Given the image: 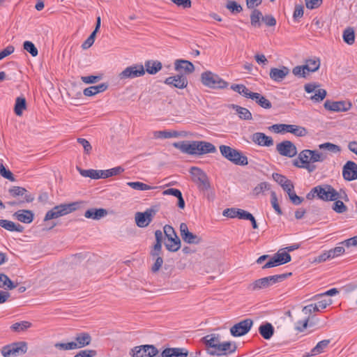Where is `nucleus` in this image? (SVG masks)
<instances>
[{
  "label": "nucleus",
  "mask_w": 357,
  "mask_h": 357,
  "mask_svg": "<svg viewBox=\"0 0 357 357\" xmlns=\"http://www.w3.org/2000/svg\"><path fill=\"white\" fill-rule=\"evenodd\" d=\"M173 146L182 153L189 155H201L216 151V148L213 144L205 141H183L174 142Z\"/></svg>",
  "instance_id": "nucleus-1"
},
{
  "label": "nucleus",
  "mask_w": 357,
  "mask_h": 357,
  "mask_svg": "<svg viewBox=\"0 0 357 357\" xmlns=\"http://www.w3.org/2000/svg\"><path fill=\"white\" fill-rule=\"evenodd\" d=\"M219 149L222 155L232 163L241 166L248 164V158L241 151L227 145H221Z\"/></svg>",
  "instance_id": "nucleus-2"
},
{
  "label": "nucleus",
  "mask_w": 357,
  "mask_h": 357,
  "mask_svg": "<svg viewBox=\"0 0 357 357\" xmlns=\"http://www.w3.org/2000/svg\"><path fill=\"white\" fill-rule=\"evenodd\" d=\"M291 275L289 273H284L280 275H275L268 277H265L254 281L248 286V289L250 291H257L262 289L267 288L276 283L282 282L283 280L287 278L288 275Z\"/></svg>",
  "instance_id": "nucleus-3"
},
{
  "label": "nucleus",
  "mask_w": 357,
  "mask_h": 357,
  "mask_svg": "<svg viewBox=\"0 0 357 357\" xmlns=\"http://www.w3.org/2000/svg\"><path fill=\"white\" fill-rule=\"evenodd\" d=\"M201 82L205 86L213 89H223L229 85L218 75L211 71L202 73L201 75Z\"/></svg>",
  "instance_id": "nucleus-4"
},
{
  "label": "nucleus",
  "mask_w": 357,
  "mask_h": 357,
  "mask_svg": "<svg viewBox=\"0 0 357 357\" xmlns=\"http://www.w3.org/2000/svg\"><path fill=\"white\" fill-rule=\"evenodd\" d=\"M77 203L73 202L70 204H64L55 206L51 210L48 211L44 218V221L56 219L59 217L69 214L75 211L77 208Z\"/></svg>",
  "instance_id": "nucleus-5"
},
{
  "label": "nucleus",
  "mask_w": 357,
  "mask_h": 357,
  "mask_svg": "<svg viewBox=\"0 0 357 357\" xmlns=\"http://www.w3.org/2000/svg\"><path fill=\"white\" fill-rule=\"evenodd\" d=\"M77 203L73 202L70 204H64L55 206L51 210L48 211L44 218V221L56 219L59 217L69 214L75 211L77 208Z\"/></svg>",
  "instance_id": "nucleus-6"
},
{
  "label": "nucleus",
  "mask_w": 357,
  "mask_h": 357,
  "mask_svg": "<svg viewBox=\"0 0 357 357\" xmlns=\"http://www.w3.org/2000/svg\"><path fill=\"white\" fill-rule=\"evenodd\" d=\"M268 129L275 133L290 132L296 137H304L307 135V130L304 127L296 125L278 123L270 126Z\"/></svg>",
  "instance_id": "nucleus-7"
},
{
  "label": "nucleus",
  "mask_w": 357,
  "mask_h": 357,
  "mask_svg": "<svg viewBox=\"0 0 357 357\" xmlns=\"http://www.w3.org/2000/svg\"><path fill=\"white\" fill-rule=\"evenodd\" d=\"M27 351L25 342H17L2 348L1 354L3 357H17L24 354Z\"/></svg>",
  "instance_id": "nucleus-8"
},
{
  "label": "nucleus",
  "mask_w": 357,
  "mask_h": 357,
  "mask_svg": "<svg viewBox=\"0 0 357 357\" xmlns=\"http://www.w3.org/2000/svg\"><path fill=\"white\" fill-rule=\"evenodd\" d=\"M190 172L193 176L194 181L198 183V187L200 190H208L211 188L206 174L201 169L192 167Z\"/></svg>",
  "instance_id": "nucleus-9"
},
{
  "label": "nucleus",
  "mask_w": 357,
  "mask_h": 357,
  "mask_svg": "<svg viewBox=\"0 0 357 357\" xmlns=\"http://www.w3.org/2000/svg\"><path fill=\"white\" fill-rule=\"evenodd\" d=\"M314 191L318 192V198L324 201H333L337 197V191L330 185H317Z\"/></svg>",
  "instance_id": "nucleus-10"
},
{
  "label": "nucleus",
  "mask_w": 357,
  "mask_h": 357,
  "mask_svg": "<svg viewBox=\"0 0 357 357\" xmlns=\"http://www.w3.org/2000/svg\"><path fill=\"white\" fill-rule=\"evenodd\" d=\"M133 357H155L159 356L157 348L151 344L140 345L132 349Z\"/></svg>",
  "instance_id": "nucleus-11"
},
{
  "label": "nucleus",
  "mask_w": 357,
  "mask_h": 357,
  "mask_svg": "<svg viewBox=\"0 0 357 357\" xmlns=\"http://www.w3.org/2000/svg\"><path fill=\"white\" fill-rule=\"evenodd\" d=\"M252 324L253 321L250 319L242 320L230 328V333L234 337L245 335L250 331Z\"/></svg>",
  "instance_id": "nucleus-12"
},
{
  "label": "nucleus",
  "mask_w": 357,
  "mask_h": 357,
  "mask_svg": "<svg viewBox=\"0 0 357 357\" xmlns=\"http://www.w3.org/2000/svg\"><path fill=\"white\" fill-rule=\"evenodd\" d=\"M145 69L143 65H134L125 68L119 75L120 79H133L143 76Z\"/></svg>",
  "instance_id": "nucleus-13"
},
{
  "label": "nucleus",
  "mask_w": 357,
  "mask_h": 357,
  "mask_svg": "<svg viewBox=\"0 0 357 357\" xmlns=\"http://www.w3.org/2000/svg\"><path fill=\"white\" fill-rule=\"evenodd\" d=\"M320 84L317 83H309L304 86L305 91L308 93L314 92V94L310 97V99L315 102L322 101L326 96L327 92L324 89H319Z\"/></svg>",
  "instance_id": "nucleus-14"
},
{
  "label": "nucleus",
  "mask_w": 357,
  "mask_h": 357,
  "mask_svg": "<svg viewBox=\"0 0 357 357\" xmlns=\"http://www.w3.org/2000/svg\"><path fill=\"white\" fill-rule=\"evenodd\" d=\"M156 213V210L154 208H148L144 212H137L135 214V222L139 227H146L152 221L153 218Z\"/></svg>",
  "instance_id": "nucleus-15"
},
{
  "label": "nucleus",
  "mask_w": 357,
  "mask_h": 357,
  "mask_svg": "<svg viewBox=\"0 0 357 357\" xmlns=\"http://www.w3.org/2000/svg\"><path fill=\"white\" fill-rule=\"evenodd\" d=\"M277 151L282 156L293 158L297 155V149L294 144L289 140L283 141L276 145Z\"/></svg>",
  "instance_id": "nucleus-16"
},
{
  "label": "nucleus",
  "mask_w": 357,
  "mask_h": 357,
  "mask_svg": "<svg viewBox=\"0 0 357 357\" xmlns=\"http://www.w3.org/2000/svg\"><path fill=\"white\" fill-rule=\"evenodd\" d=\"M237 346L234 342H224L220 343L216 350H208V354L212 356L228 355L236 351Z\"/></svg>",
  "instance_id": "nucleus-17"
},
{
  "label": "nucleus",
  "mask_w": 357,
  "mask_h": 357,
  "mask_svg": "<svg viewBox=\"0 0 357 357\" xmlns=\"http://www.w3.org/2000/svg\"><path fill=\"white\" fill-rule=\"evenodd\" d=\"M324 107L326 109L340 112H347L351 107V103L350 102L346 101H331L327 100L324 102Z\"/></svg>",
  "instance_id": "nucleus-18"
},
{
  "label": "nucleus",
  "mask_w": 357,
  "mask_h": 357,
  "mask_svg": "<svg viewBox=\"0 0 357 357\" xmlns=\"http://www.w3.org/2000/svg\"><path fill=\"white\" fill-rule=\"evenodd\" d=\"M180 233L183 241L188 244H199L202 241L201 237L189 231L187 225L184 222L180 225Z\"/></svg>",
  "instance_id": "nucleus-19"
},
{
  "label": "nucleus",
  "mask_w": 357,
  "mask_h": 357,
  "mask_svg": "<svg viewBox=\"0 0 357 357\" xmlns=\"http://www.w3.org/2000/svg\"><path fill=\"white\" fill-rule=\"evenodd\" d=\"M342 175L349 181L357 179V165L353 161L347 162L343 167Z\"/></svg>",
  "instance_id": "nucleus-20"
},
{
  "label": "nucleus",
  "mask_w": 357,
  "mask_h": 357,
  "mask_svg": "<svg viewBox=\"0 0 357 357\" xmlns=\"http://www.w3.org/2000/svg\"><path fill=\"white\" fill-rule=\"evenodd\" d=\"M187 77L183 75H176L165 79V84L178 89H184L188 86Z\"/></svg>",
  "instance_id": "nucleus-21"
},
{
  "label": "nucleus",
  "mask_w": 357,
  "mask_h": 357,
  "mask_svg": "<svg viewBox=\"0 0 357 357\" xmlns=\"http://www.w3.org/2000/svg\"><path fill=\"white\" fill-rule=\"evenodd\" d=\"M290 73L288 67L282 66L281 68H272L270 70V78L276 82H282Z\"/></svg>",
  "instance_id": "nucleus-22"
},
{
  "label": "nucleus",
  "mask_w": 357,
  "mask_h": 357,
  "mask_svg": "<svg viewBox=\"0 0 357 357\" xmlns=\"http://www.w3.org/2000/svg\"><path fill=\"white\" fill-rule=\"evenodd\" d=\"M252 141L261 146H271L273 145L274 142L271 137L266 135L263 132H255L251 136Z\"/></svg>",
  "instance_id": "nucleus-23"
},
{
  "label": "nucleus",
  "mask_w": 357,
  "mask_h": 357,
  "mask_svg": "<svg viewBox=\"0 0 357 357\" xmlns=\"http://www.w3.org/2000/svg\"><path fill=\"white\" fill-rule=\"evenodd\" d=\"M188 351L185 348H167L155 357H188Z\"/></svg>",
  "instance_id": "nucleus-24"
},
{
  "label": "nucleus",
  "mask_w": 357,
  "mask_h": 357,
  "mask_svg": "<svg viewBox=\"0 0 357 357\" xmlns=\"http://www.w3.org/2000/svg\"><path fill=\"white\" fill-rule=\"evenodd\" d=\"M9 193L14 197L18 196H24V199L21 202L30 203L34 200V197L30 193H27V190L22 187L14 186L9 189Z\"/></svg>",
  "instance_id": "nucleus-25"
},
{
  "label": "nucleus",
  "mask_w": 357,
  "mask_h": 357,
  "mask_svg": "<svg viewBox=\"0 0 357 357\" xmlns=\"http://www.w3.org/2000/svg\"><path fill=\"white\" fill-rule=\"evenodd\" d=\"M91 340L92 338L89 333L82 332L76 335L75 341H73V343L76 344L75 349H77L89 345Z\"/></svg>",
  "instance_id": "nucleus-26"
},
{
  "label": "nucleus",
  "mask_w": 357,
  "mask_h": 357,
  "mask_svg": "<svg viewBox=\"0 0 357 357\" xmlns=\"http://www.w3.org/2000/svg\"><path fill=\"white\" fill-rule=\"evenodd\" d=\"M13 215L17 220L26 224L32 222L34 218L33 213L30 210H19Z\"/></svg>",
  "instance_id": "nucleus-27"
},
{
  "label": "nucleus",
  "mask_w": 357,
  "mask_h": 357,
  "mask_svg": "<svg viewBox=\"0 0 357 357\" xmlns=\"http://www.w3.org/2000/svg\"><path fill=\"white\" fill-rule=\"evenodd\" d=\"M202 340L206 345L211 348L210 350H216L220 343V335L218 334L207 335Z\"/></svg>",
  "instance_id": "nucleus-28"
},
{
  "label": "nucleus",
  "mask_w": 357,
  "mask_h": 357,
  "mask_svg": "<svg viewBox=\"0 0 357 357\" xmlns=\"http://www.w3.org/2000/svg\"><path fill=\"white\" fill-rule=\"evenodd\" d=\"M175 69L176 70H183L186 74H190L194 72L195 66L189 61L176 60L175 61Z\"/></svg>",
  "instance_id": "nucleus-29"
},
{
  "label": "nucleus",
  "mask_w": 357,
  "mask_h": 357,
  "mask_svg": "<svg viewBox=\"0 0 357 357\" xmlns=\"http://www.w3.org/2000/svg\"><path fill=\"white\" fill-rule=\"evenodd\" d=\"M0 227L10 231L22 232L24 227L8 220H0Z\"/></svg>",
  "instance_id": "nucleus-30"
},
{
  "label": "nucleus",
  "mask_w": 357,
  "mask_h": 357,
  "mask_svg": "<svg viewBox=\"0 0 357 357\" xmlns=\"http://www.w3.org/2000/svg\"><path fill=\"white\" fill-rule=\"evenodd\" d=\"M144 67L149 74L155 75L162 69V63L158 61L148 60L145 61Z\"/></svg>",
  "instance_id": "nucleus-31"
},
{
  "label": "nucleus",
  "mask_w": 357,
  "mask_h": 357,
  "mask_svg": "<svg viewBox=\"0 0 357 357\" xmlns=\"http://www.w3.org/2000/svg\"><path fill=\"white\" fill-rule=\"evenodd\" d=\"M250 98L255 100L262 108L270 109L272 107L271 102L259 93L252 92Z\"/></svg>",
  "instance_id": "nucleus-32"
},
{
  "label": "nucleus",
  "mask_w": 357,
  "mask_h": 357,
  "mask_svg": "<svg viewBox=\"0 0 357 357\" xmlns=\"http://www.w3.org/2000/svg\"><path fill=\"white\" fill-rule=\"evenodd\" d=\"M310 149H305L301 151L298 155V158L293 160V165L295 166V163L297 162L298 165H305L307 163H312Z\"/></svg>",
  "instance_id": "nucleus-33"
},
{
  "label": "nucleus",
  "mask_w": 357,
  "mask_h": 357,
  "mask_svg": "<svg viewBox=\"0 0 357 357\" xmlns=\"http://www.w3.org/2000/svg\"><path fill=\"white\" fill-rule=\"evenodd\" d=\"M107 213V211L104 208H90L85 212L84 216L86 218L99 220L106 215Z\"/></svg>",
  "instance_id": "nucleus-34"
},
{
  "label": "nucleus",
  "mask_w": 357,
  "mask_h": 357,
  "mask_svg": "<svg viewBox=\"0 0 357 357\" xmlns=\"http://www.w3.org/2000/svg\"><path fill=\"white\" fill-rule=\"evenodd\" d=\"M259 333L266 340H269L273 335L274 328L270 323L261 324L259 328Z\"/></svg>",
  "instance_id": "nucleus-35"
},
{
  "label": "nucleus",
  "mask_w": 357,
  "mask_h": 357,
  "mask_svg": "<svg viewBox=\"0 0 357 357\" xmlns=\"http://www.w3.org/2000/svg\"><path fill=\"white\" fill-rule=\"evenodd\" d=\"M166 248L170 252H176L181 247V240L176 235L175 237L167 238L165 243Z\"/></svg>",
  "instance_id": "nucleus-36"
},
{
  "label": "nucleus",
  "mask_w": 357,
  "mask_h": 357,
  "mask_svg": "<svg viewBox=\"0 0 357 357\" xmlns=\"http://www.w3.org/2000/svg\"><path fill=\"white\" fill-rule=\"evenodd\" d=\"M231 107L236 111L238 117L243 120H251L252 119V114L251 112L245 107L236 105H231Z\"/></svg>",
  "instance_id": "nucleus-37"
},
{
  "label": "nucleus",
  "mask_w": 357,
  "mask_h": 357,
  "mask_svg": "<svg viewBox=\"0 0 357 357\" xmlns=\"http://www.w3.org/2000/svg\"><path fill=\"white\" fill-rule=\"evenodd\" d=\"M320 59L317 58L306 60L304 66L307 67L306 70L309 73L317 71L320 67Z\"/></svg>",
  "instance_id": "nucleus-38"
},
{
  "label": "nucleus",
  "mask_w": 357,
  "mask_h": 357,
  "mask_svg": "<svg viewBox=\"0 0 357 357\" xmlns=\"http://www.w3.org/2000/svg\"><path fill=\"white\" fill-rule=\"evenodd\" d=\"M79 174L84 177H89L93 179L101 178L100 170L95 169H82L77 167Z\"/></svg>",
  "instance_id": "nucleus-39"
},
{
  "label": "nucleus",
  "mask_w": 357,
  "mask_h": 357,
  "mask_svg": "<svg viewBox=\"0 0 357 357\" xmlns=\"http://www.w3.org/2000/svg\"><path fill=\"white\" fill-rule=\"evenodd\" d=\"M127 185L128 186H130V188H132V189H134V190H140V191H144V190H153V189H156V188H159L158 186L149 185H147L146 183H142V182H139V181L128 182Z\"/></svg>",
  "instance_id": "nucleus-40"
},
{
  "label": "nucleus",
  "mask_w": 357,
  "mask_h": 357,
  "mask_svg": "<svg viewBox=\"0 0 357 357\" xmlns=\"http://www.w3.org/2000/svg\"><path fill=\"white\" fill-rule=\"evenodd\" d=\"M124 171L121 167H116L107 170H100L101 178H106L112 176L120 174Z\"/></svg>",
  "instance_id": "nucleus-41"
},
{
  "label": "nucleus",
  "mask_w": 357,
  "mask_h": 357,
  "mask_svg": "<svg viewBox=\"0 0 357 357\" xmlns=\"http://www.w3.org/2000/svg\"><path fill=\"white\" fill-rule=\"evenodd\" d=\"M26 99L24 97H17L15 100L14 111L16 115L21 116L24 109H26Z\"/></svg>",
  "instance_id": "nucleus-42"
},
{
  "label": "nucleus",
  "mask_w": 357,
  "mask_h": 357,
  "mask_svg": "<svg viewBox=\"0 0 357 357\" xmlns=\"http://www.w3.org/2000/svg\"><path fill=\"white\" fill-rule=\"evenodd\" d=\"M261 19V12L257 9H254L250 15L251 25L255 27H259L261 26L260 20Z\"/></svg>",
  "instance_id": "nucleus-43"
},
{
  "label": "nucleus",
  "mask_w": 357,
  "mask_h": 357,
  "mask_svg": "<svg viewBox=\"0 0 357 357\" xmlns=\"http://www.w3.org/2000/svg\"><path fill=\"white\" fill-rule=\"evenodd\" d=\"M231 89L238 93L239 94L242 95L243 96L250 98V97L252 95L251 91H249V89L243 84H232L231 86Z\"/></svg>",
  "instance_id": "nucleus-44"
},
{
  "label": "nucleus",
  "mask_w": 357,
  "mask_h": 357,
  "mask_svg": "<svg viewBox=\"0 0 357 357\" xmlns=\"http://www.w3.org/2000/svg\"><path fill=\"white\" fill-rule=\"evenodd\" d=\"M330 342V340H324L319 342L317 345L312 348V354L319 355L321 353H324L326 348L328 347Z\"/></svg>",
  "instance_id": "nucleus-45"
},
{
  "label": "nucleus",
  "mask_w": 357,
  "mask_h": 357,
  "mask_svg": "<svg viewBox=\"0 0 357 357\" xmlns=\"http://www.w3.org/2000/svg\"><path fill=\"white\" fill-rule=\"evenodd\" d=\"M17 287L14 284L11 280L5 274H0V287L7 288L8 289H13Z\"/></svg>",
  "instance_id": "nucleus-46"
},
{
  "label": "nucleus",
  "mask_w": 357,
  "mask_h": 357,
  "mask_svg": "<svg viewBox=\"0 0 357 357\" xmlns=\"http://www.w3.org/2000/svg\"><path fill=\"white\" fill-rule=\"evenodd\" d=\"M274 257L277 259L280 265L287 264L291 259V255L287 252H280V251H278L274 255Z\"/></svg>",
  "instance_id": "nucleus-47"
},
{
  "label": "nucleus",
  "mask_w": 357,
  "mask_h": 357,
  "mask_svg": "<svg viewBox=\"0 0 357 357\" xmlns=\"http://www.w3.org/2000/svg\"><path fill=\"white\" fill-rule=\"evenodd\" d=\"M343 40L348 45H352L355 41L354 31L351 28L345 29L343 32Z\"/></svg>",
  "instance_id": "nucleus-48"
},
{
  "label": "nucleus",
  "mask_w": 357,
  "mask_h": 357,
  "mask_svg": "<svg viewBox=\"0 0 357 357\" xmlns=\"http://www.w3.org/2000/svg\"><path fill=\"white\" fill-rule=\"evenodd\" d=\"M31 326V323L26 321H23L21 322H17V323L13 324L10 326V328L13 331L20 332V331H24L26 330L27 328H30Z\"/></svg>",
  "instance_id": "nucleus-49"
},
{
  "label": "nucleus",
  "mask_w": 357,
  "mask_h": 357,
  "mask_svg": "<svg viewBox=\"0 0 357 357\" xmlns=\"http://www.w3.org/2000/svg\"><path fill=\"white\" fill-rule=\"evenodd\" d=\"M310 158L312 163H314L317 162H324L326 158V155L319 152L317 150H310Z\"/></svg>",
  "instance_id": "nucleus-50"
},
{
  "label": "nucleus",
  "mask_w": 357,
  "mask_h": 357,
  "mask_svg": "<svg viewBox=\"0 0 357 357\" xmlns=\"http://www.w3.org/2000/svg\"><path fill=\"white\" fill-rule=\"evenodd\" d=\"M226 8L231 13H241L243 10L242 6L238 4L236 1L233 0H227Z\"/></svg>",
  "instance_id": "nucleus-51"
},
{
  "label": "nucleus",
  "mask_w": 357,
  "mask_h": 357,
  "mask_svg": "<svg viewBox=\"0 0 357 357\" xmlns=\"http://www.w3.org/2000/svg\"><path fill=\"white\" fill-rule=\"evenodd\" d=\"M344 247H345V245H340V243H339L337 246L328 250L331 258L334 259V258L340 257L342 254H344V252L345 251Z\"/></svg>",
  "instance_id": "nucleus-52"
},
{
  "label": "nucleus",
  "mask_w": 357,
  "mask_h": 357,
  "mask_svg": "<svg viewBox=\"0 0 357 357\" xmlns=\"http://www.w3.org/2000/svg\"><path fill=\"white\" fill-rule=\"evenodd\" d=\"M306 69L307 67L304 65L296 66L292 69V73L298 77H306L309 74Z\"/></svg>",
  "instance_id": "nucleus-53"
},
{
  "label": "nucleus",
  "mask_w": 357,
  "mask_h": 357,
  "mask_svg": "<svg viewBox=\"0 0 357 357\" xmlns=\"http://www.w3.org/2000/svg\"><path fill=\"white\" fill-rule=\"evenodd\" d=\"M24 49L31 54L32 56H36L38 54V49L36 47L35 45L31 41H25L23 43Z\"/></svg>",
  "instance_id": "nucleus-54"
},
{
  "label": "nucleus",
  "mask_w": 357,
  "mask_h": 357,
  "mask_svg": "<svg viewBox=\"0 0 357 357\" xmlns=\"http://www.w3.org/2000/svg\"><path fill=\"white\" fill-rule=\"evenodd\" d=\"M76 344H73V342L62 343L56 342L54 344V347L60 350H74L75 349Z\"/></svg>",
  "instance_id": "nucleus-55"
},
{
  "label": "nucleus",
  "mask_w": 357,
  "mask_h": 357,
  "mask_svg": "<svg viewBox=\"0 0 357 357\" xmlns=\"http://www.w3.org/2000/svg\"><path fill=\"white\" fill-rule=\"evenodd\" d=\"M0 175L10 181H15L13 173L10 170L6 169L2 163H0Z\"/></svg>",
  "instance_id": "nucleus-56"
},
{
  "label": "nucleus",
  "mask_w": 357,
  "mask_h": 357,
  "mask_svg": "<svg viewBox=\"0 0 357 357\" xmlns=\"http://www.w3.org/2000/svg\"><path fill=\"white\" fill-rule=\"evenodd\" d=\"M319 147L320 149H327L328 151H331L333 153H337L340 151V149L337 145H335L330 142L321 144L319 146Z\"/></svg>",
  "instance_id": "nucleus-57"
},
{
  "label": "nucleus",
  "mask_w": 357,
  "mask_h": 357,
  "mask_svg": "<svg viewBox=\"0 0 357 357\" xmlns=\"http://www.w3.org/2000/svg\"><path fill=\"white\" fill-rule=\"evenodd\" d=\"M335 201V202L333 204V209L335 212H337L338 213H342L347 211V208L342 201L338 200V199H336Z\"/></svg>",
  "instance_id": "nucleus-58"
},
{
  "label": "nucleus",
  "mask_w": 357,
  "mask_h": 357,
  "mask_svg": "<svg viewBox=\"0 0 357 357\" xmlns=\"http://www.w3.org/2000/svg\"><path fill=\"white\" fill-rule=\"evenodd\" d=\"M270 189V185L267 182H261L258 184L253 190L254 193L256 195L264 192L265 190H268Z\"/></svg>",
  "instance_id": "nucleus-59"
},
{
  "label": "nucleus",
  "mask_w": 357,
  "mask_h": 357,
  "mask_svg": "<svg viewBox=\"0 0 357 357\" xmlns=\"http://www.w3.org/2000/svg\"><path fill=\"white\" fill-rule=\"evenodd\" d=\"M271 204L273 208L275 209V211L277 212L278 215L282 214V210L278 203V199L276 196V193L273 191L271 192Z\"/></svg>",
  "instance_id": "nucleus-60"
},
{
  "label": "nucleus",
  "mask_w": 357,
  "mask_h": 357,
  "mask_svg": "<svg viewBox=\"0 0 357 357\" xmlns=\"http://www.w3.org/2000/svg\"><path fill=\"white\" fill-rule=\"evenodd\" d=\"M288 196L292 204L294 205H299L303 202V198L298 196L294 190L289 192Z\"/></svg>",
  "instance_id": "nucleus-61"
},
{
  "label": "nucleus",
  "mask_w": 357,
  "mask_h": 357,
  "mask_svg": "<svg viewBox=\"0 0 357 357\" xmlns=\"http://www.w3.org/2000/svg\"><path fill=\"white\" fill-rule=\"evenodd\" d=\"M261 21L268 26H273L276 24V20L271 15H262Z\"/></svg>",
  "instance_id": "nucleus-62"
},
{
  "label": "nucleus",
  "mask_w": 357,
  "mask_h": 357,
  "mask_svg": "<svg viewBox=\"0 0 357 357\" xmlns=\"http://www.w3.org/2000/svg\"><path fill=\"white\" fill-rule=\"evenodd\" d=\"M272 177L280 186L284 185V184L288 181V178L285 176L278 173H273Z\"/></svg>",
  "instance_id": "nucleus-63"
},
{
  "label": "nucleus",
  "mask_w": 357,
  "mask_h": 357,
  "mask_svg": "<svg viewBox=\"0 0 357 357\" xmlns=\"http://www.w3.org/2000/svg\"><path fill=\"white\" fill-rule=\"evenodd\" d=\"M96 355L95 350H82L74 357H93Z\"/></svg>",
  "instance_id": "nucleus-64"
}]
</instances>
